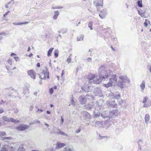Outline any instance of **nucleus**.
I'll return each instance as SVG.
<instances>
[{
    "label": "nucleus",
    "instance_id": "nucleus-1",
    "mask_svg": "<svg viewBox=\"0 0 151 151\" xmlns=\"http://www.w3.org/2000/svg\"><path fill=\"white\" fill-rule=\"evenodd\" d=\"M99 78H97V77L94 74H89L87 77L90 82L93 83L98 84L99 83L105 78L111 75V71H107V68L105 65H103L100 66L99 69Z\"/></svg>",
    "mask_w": 151,
    "mask_h": 151
},
{
    "label": "nucleus",
    "instance_id": "nucleus-2",
    "mask_svg": "<svg viewBox=\"0 0 151 151\" xmlns=\"http://www.w3.org/2000/svg\"><path fill=\"white\" fill-rule=\"evenodd\" d=\"M117 78L115 75H114L111 76V78L109 79L108 83L107 84H104L103 86L106 88H109L112 86L115 85L117 83Z\"/></svg>",
    "mask_w": 151,
    "mask_h": 151
},
{
    "label": "nucleus",
    "instance_id": "nucleus-3",
    "mask_svg": "<svg viewBox=\"0 0 151 151\" xmlns=\"http://www.w3.org/2000/svg\"><path fill=\"white\" fill-rule=\"evenodd\" d=\"M119 78L121 80V81H119L118 83V86L121 88H124L125 84L123 83H129L130 81L129 79L126 76H121L119 77Z\"/></svg>",
    "mask_w": 151,
    "mask_h": 151
},
{
    "label": "nucleus",
    "instance_id": "nucleus-4",
    "mask_svg": "<svg viewBox=\"0 0 151 151\" xmlns=\"http://www.w3.org/2000/svg\"><path fill=\"white\" fill-rule=\"evenodd\" d=\"M81 88L85 92H88L91 91L93 90V87L90 83L88 84L85 83Z\"/></svg>",
    "mask_w": 151,
    "mask_h": 151
},
{
    "label": "nucleus",
    "instance_id": "nucleus-5",
    "mask_svg": "<svg viewBox=\"0 0 151 151\" xmlns=\"http://www.w3.org/2000/svg\"><path fill=\"white\" fill-rule=\"evenodd\" d=\"M93 93L96 96L99 97H101L102 95V91L100 88H95L94 90Z\"/></svg>",
    "mask_w": 151,
    "mask_h": 151
},
{
    "label": "nucleus",
    "instance_id": "nucleus-6",
    "mask_svg": "<svg viewBox=\"0 0 151 151\" xmlns=\"http://www.w3.org/2000/svg\"><path fill=\"white\" fill-rule=\"evenodd\" d=\"M107 104L109 107L116 108L117 107V104L114 100H109L107 101Z\"/></svg>",
    "mask_w": 151,
    "mask_h": 151
},
{
    "label": "nucleus",
    "instance_id": "nucleus-7",
    "mask_svg": "<svg viewBox=\"0 0 151 151\" xmlns=\"http://www.w3.org/2000/svg\"><path fill=\"white\" fill-rule=\"evenodd\" d=\"M29 127L26 124H21L19 126L16 127V129L19 131H22L24 130Z\"/></svg>",
    "mask_w": 151,
    "mask_h": 151
},
{
    "label": "nucleus",
    "instance_id": "nucleus-8",
    "mask_svg": "<svg viewBox=\"0 0 151 151\" xmlns=\"http://www.w3.org/2000/svg\"><path fill=\"white\" fill-rule=\"evenodd\" d=\"M27 73L28 75L29 76L32 78L34 79H35L36 73L33 70H28L27 71Z\"/></svg>",
    "mask_w": 151,
    "mask_h": 151
},
{
    "label": "nucleus",
    "instance_id": "nucleus-9",
    "mask_svg": "<svg viewBox=\"0 0 151 151\" xmlns=\"http://www.w3.org/2000/svg\"><path fill=\"white\" fill-rule=\"evenodd\" d=\"M79 101L82 104H84L86 102V99L85 96L84 95L80 96L79 98Z\"/></svg>",
    "mask_w": 151,
    "mask_h": 151
},
{
    "label": "nucleus",
    "instance_id": "nucleus-10",
    "mask_svg": "<svg viewBox=\"0 0 151 151\" xmlns=\"http://www.w3.org/2000/svg\"><path fill=\"white\" fill-rule=\"evenodd\" d=\"M107 15V10L106 9H104L100 11L99 16L101 19H104Z\"/></svg>",
    "mask_w": 151,
    "mask_h": 151
},
{
    "label": "nucleus",
    "instance_id": "nucleus-11",
    "mask_svg": "<svg viewBox=\"0 0 151 151\" xmlns=\"http://www.w3.org/2000/svg\"><path fill=\"white\" fill-rule=\"evenodd\" d=\"M82 116L87 120L90 119L91 118V114L87 111H84L82 113Z\"/></svg>",
    "mask_w": 151,
    "mask_h": 151
},
{
    "label": "nucleus",
    "instance_id": "nucleus-12",
    "mask_svg": "<svg viewBox=\"0 0 151 151\" xmlns=\"http://www.w3.org/2000/svg\"><path fill=\"white\" fill-rule=\"evenodd\" d=\"M118 114V110L115 109L110 112V115L111 117H114L115 116H117Z\"/></svg>",
    "mask_w": 151,
    "mask_h": 151
},
{
    "label": "nucleus",
    "instance_id": "nucleus-13",
    "mask_svg": "<svg viewBox=\"0 0 151 151\" xmlns=\"http://www.w3.org/2000/svg\"><path fill=\"white\" fill-rule=\"evenodd\" d=\"M15 91V90L13 88H11L6 90V92L7 93V95L10 96Z\"/></svg>",
    "mask_w": 151,
    "mask_h": 151
},
{
    "label": "nucleus",
    "instance_id": "nucleus-14",
    "mask_svg": "<svg viewBox=\"0 0 151 151\" xmlns=\"http://www.w3.org/2000/svg\"><path fill=\"white\" fill-rule=\"evenodd\" d=\"M93 3L96 4V6H102L103 5L102 0H94Z\"/></svg>",
    "mask_w": 151,
    "mask_h": 151
},
{
    "label": "nucleus",
    "instance_id": "nucleus-15",
    "mask_svg": "<svg viewBox=\"0 0 151 151\" xmlns=\"http://www.w3.org/2000/svg\"><path fill=\"white\" fill-rule=\"evenodd\" d=\"M55 148L56 149H58L65 145V144L64 143H62L60 142H58L56 144Z\"/></svg>",
    "mask_w": 151,
    "mask_h": 151
},
{
    "label": "nucleus",
    "instance_id": "nucleus-16",
    "mask_svg": "<svg viewBox=\"0 0 151 151\" xmlns=\"http://www.w3.org/2000/svg\"><path fill=\"white\" fill-rule=\"evenodd\" d=\"M109 96H111L112 98H113L114 99V98H115V99H119L120 98V95L119 94H114L113 93H111L110 94Z\"/></svg>",
    "mask_w": 151,
    "mask_h": 151
},
{
    "label": "nucleus",
    "instance_id": "nucleus-17",
    "mask_svg": "<svg viewBox=\"0 0 151 151\" xmlns=\"http://www.w3.org/2000/svg\"><path fill=\"white\" fill-rule=\"evenodd\" d=\"M9 146L8 145L5 144L1 147L0 151H8Z\"/></svg>",
    "mask_w": 151,
    "mask_h": 151
},
{
    "label": "nucleus",
    "instance_id": "nucleus-18",
    "mask_svg": "<svg viewBox=\"0 0 151 151\" xmlns=\"http://www.w3.org/2000/svg\"><path fill=\"white\" fill-rule=\"evenodd\" d=\"M85 97L87 100H88L89 101L92 100L94 99L93 96L91 94L86 95Z\"/></svg>",
    "mask_w": 151,
    "mask_h": 151
},
{
    "label": "nucleus",
    "instance_id": "nucleus-19",
    "mask_svg": "<svg viewBox=\"0 0 151 151\" xmlns=\"http://www.w3.org/2000/svg\"><path fill=\"white\" fill-rule=\"evenodd\" d=\"M93 113L94 117L95 118H97L99 117L101 114L100 111L96 110L94 111Z\"/></svg>",
    "mask_w": 151,
    "mask_h": 151
},
{
    "label": "nucleus",
    "instance_id": "nucleus-20",
    "mask_svg": "<svg viewBox=\"0 0 151 151\" xmlns=\"http://www.w3.org/2000/svg\"><path fill=\"white\" fill-rule=\"evenodd\" d=\"M29 23V22H14L13 23V24L14 25H22L24 24H27Z\"/></svg>",
    "mask_w": 151,
    "mask_h": 151
},
{
    "label": "nucleus",
    "instance_id": "nucleus-21",
    "mask_svg": "<svg viewBox=\"0 0 151 151\" xmlns=\"http://www.w3.org/2000/svg\"><path fill=\"white\" fill-rule=\"evenodd\" d=\"M150 116L149 114H146L145 115V119L146 123L148 124V122L150 120Z\"/></svg>",
    "mask_w": 151,
    "mask_h": 151
},
{
    "label": "nucleus",
    "instance_id": "nucleus-22",
    "mask_svg": "<svg viewBox=\"0 0 151 151\" xmlns=\"http://www.w3.org/2000/svg\"><path fill=\"white\" fill-rule=\"evenodd\" d=\"M54 133L56 134L63 135L65 136H68V135L67 134H65L64 132L61 131H59V132H55Z\"/></svg>",
    "mask_w": 151,
    "mask_h": 151
},
{
    "label": "nucleus",
    "instance_id": "nucleus-23",
    "mask_svg": "<svg viewBox=\"0 0 151 151\" xmlns=\"http://www.w3.org/2000/svg\"><path fill=\"white\" fill-rule=\"evenodd\" d=\"M42 73L43 74V75L44 76H47V78H49V72L48 71L47 68H46V70H43Z\"/></svg>",
    "mask_w": 151,
    "mask_h": 151
},
{
    "label": "nucleus",
    "instance_id": "nucleus-24",
    "mask_svg": "<svg viewBox=\"0 0 151 151\" xmlns=\"http://www.w3.org/2000/svg\"><path fill=\"white\" fill-rule=\"evenodd\" d=\"M59 12L58 11H55L54 15L53 17V19L55 20L57 19L58 16L59 15Z\"/></svg>",
    "mask_w": 151,
    "mask_h": 151
},
{
    "label": "nucleus",
    "instance_id": "nucleus-25",
    "mask_svg": "<svg viewBox=\"0 0 151 151\" xmlns=\"http://www.w3.org/2000/svg\"><path fill=\"white\" fill-rule=\"evenodd\" d=\"M140 87L141 89L143 90L145 87V82L144 81H142L141 84L140 85Z\"/></svg>",
    "mask_w": 151,
    "mask_h": 151
},
{
    "label": "nucleus",
    "instance_id": "nucleus-26",
    "mask_svg": "<svg viewBox=\"0 0 151 151\" xmlns=\"http://www.w3.org/2000/svg\"><path fill=\"white\" fill-rule=\"evenodd\" d=\"M84 35H81L79 37H77V41H80L83 40L84 38Z\"/></svg>",
    "mask_w": 151,
    "mask_h": 151
},
{
    "label": "nucleus",
    "instance_id": "nucleus-27",
    "mask_svg": "<svg viewBox=\"0 0 151 151\" xmlns=\"http://www.w3.org/2000/svg\"><path fill=\"white\" fill-rule=\"evenodd\" d=\"M53 49H54L53 48H51L48 50V52H47V56H50L51 55V53Z\"/></svg>",
    "mask_w": 151,
    "mask_h": 151
},
{
    "label": "nucleus",
    "instance_id": "nucleus-28",
    "mask_svg": "<svg viewBox=\"0 0 151 151\" xmlns=\"http://www.w3.org/2000/svg\"><path fill=\"white\" fill-rule=\"evenodd\" d=\"M18 147V145H16V147H14V148L12 146L11 147L9 148V151H15Z\"/></svg>",
    "mask_w": 151,
    "mask_h": 151
},
{
    "label": "nucleus",
    "instance_id": "nucleus-29",
    "mask_svg": "<svg viewBox=\"0 0 151 151\" xmlns=\"http://www.w3.org/2000/svg\"><path fill=\"white\" fill-rule=\"evenodd\" d=\"M138 0L137 2V4L138 6L140 7H142V0Z\"/></svg>",
    "mask_w": 151,
    "mask_h": 151
},
{
    "label": "nucleus",
    "instance_id": "nucleus-30",
    "mask_svg": "<svg viewBox=\"0 0 151 151\" xmlns=\"http://www.w3.org/2000/svg\"><path fill=\"white\" fill-rule=\"evenodd\" d=\"M2 119L4 120L10 122L9 118L6 116H4L2 117Z\"/></svg>",
    "mask_w": 151,
    "mask_h": 151
},
{
    "label": "nucleus",
    "instance_id": "nucleus-31",
    "mask_svg": "<svg viewBox=\"0 0 151 151\" xmlns=\"http://www.w3.org/2000/svg\"><path fill=\"white\" fill-rule=\"evenodd\" d=\"M92 25L93 22L92 21L90 22L88 24V27L90 28L91 30H92L93 29Z\"/></svg>",
    "mask_w": 151,
    "mask_h": 151
},
{
    "label": "nucleus",
    "instance_id": "nucleus-32",
    "mask_svg": "<svg viewBox=\"0 0 151 151\" xmlns=\"http://www.w3.org/2000/svg\"><path fill=\"white\" fill-rule=\"evenodd\" d=\"M72 55L71 54L69 56L68 58H67V62L68 63H70L71 61V56Z\"/></svg>",
    "mask_w": 151,
    "mask_h": 151
},
{
    "label": "nucleus",
    "instance_id": "nucleus-33",
    "mask_svg": "<svg viewBox=\"0 0 151 151\" xmlns=\"http://www.w3.org/2000/svg\"><path fill=\"white\" fill-rule=\"evenodd\" d=\"M63 151H73V150L69 147H66L63 150Z\"/></svg>",
    "mask_w": 151,
    "mask_h": 151
},
{
    "label": "nucleus",
    "instance_id": "nucleus-34",
    "mask_svg": "<svg viewBox=\"0 0 151 151\" xmlns=\"http://www.w3.org/2000/svg\"><path fill=\"white\" fill-rule=\"evenodd\" d=\"M17 151H25V150L22 146H20L17 150Z\"/></svg>",
    "mask_w": 151,
    "mask_h": 151
},
{
    "label": "nucleus",
    "instance_id": "nucleus-35",
    "mask_svg": "<svg viewBox=\"0 0 151 151\" xmlns=\"http://www.w3.org/2000/svg\"><path fill=\"white\" fill-rule=\"evenodd\" d=\"M58 51L56 50H55L54 52V56L55 58H57L58 57Z\"/></svg>",
    "mask_w": 151,
    "mask_h": 151
},
{
    "label": "nucleus",
    "instance_id": "nucleus-36",
    "mask_svg": "<svg viewBox=\"0 0 151 151\" xmlns=\"http://www.w3.org/2000/svg\"><path fill=\"white\" fill-rule=\"evenodd\" d=\"M67 31V29H62L61 30H60L59 32V33H60L61 32H62L63 34H64L66 33Z\"/></svg>",
    "mask_w": 151,
    "mask_h": 151
},
{
    "label": "nucleus",
    "instance_id": "nucleus-37",
    "mask_svg": "<svg viewBox=\"0 0 151 151\" xmlns=\"http://www.w3.org/2000/svg\"><path fill=\"white\" fill-rule=\"evenodd\" d=\"M12 3V4H14V1L13 0H11V1L8 2L7 4L5 5V7L6 8H9L8 5L11 3Z\"/></svg>",
    "mask_w": 151,
    "mask_h": 151
},
{
    "label": "nucleus",
    "instance_id": "nucleus-38",
    "mask_svg": "<svg viewBox=\"0 0 151 151\" xmlns=\"http://www.w3.org/2000/svg\"><path fill=\"white\" fill-rule=\"evenodd\" d=\"M93 104L92 103H91L89 104L88 105V108H89V109L90 110H91L92 108H93Z\"/></svg>",
    "mask_w": 151,
    "mask_h": 151
},
{
    "label": "nucleus",
    "instance_id": "nucleus-39",
    "mask_svg": "<svg viewBox=\"0 0 151 151\" xmlns=\"http://www.w3.org/2000/svg\"><path fill=\"white\" fill-rule=\"evenodd\" d=\"M150 23V21L149 20L146 19L145 22L144 23V25L145 27H147L148 26V23Z\"/></svg>",
    "mask_w": 151,
    "mask_h": 151
},
{
    "label": "nucleus",
    "instance_id": "nucleus-40",
    "mask_svg": "<svg viewBox=\"0 0 151 151\" xmlns=\"http://www.w3.org/2000/svg\"><path fill=\"white\" fill-rule=\"evenodd\" d=\"M6 134V132H0V136H5Z\"/></svg>",
    "mask_w": 151,
    "mask_h": 151
},
{
    "label": "nucleus",
    "instance_id": "nucleus-41",
    "mask_svg": "<svg viewBox=\"0 0 151 151\" xmlns=\"http://www.w3.org/2000/svg\"><path fill=\"white\" fill-rule=\"evenodd\" d=\"M148 99V97L147 96L145 97L143 99L142 103H145L147 101V100Z\"/></svg>",
    "mask_w": 151,
    "mask_h": 151
},
{
    "label": "nucleus",
    "instance_id": "nucleus-42",
    "mask_svg": "<svg viewBox=\"0 0 151 151\" xmlns=\"http://www.w3.org/2000/svg\"><path fill=\"white\" fill-rule=\"evenodd\" d=\"M7 62L8 63L11 65H12V60L9 58Z\"/></svg>",
    "mask_w": 151,
    "mask_h": 151
},
{
    "label": "nucleus",
    "instance_id": "nucleus-43",
    "mask_svg": "<svg viewBox=\"0 0 151 151\" xmlns=\"http://www.w3.org/2000/svg\"><path fill=\"white\" fill-rule=\"evenodd\" d=\"M71 104L73 105V106H75V101L73 100V99H72L71 100Z\"/></svg>",
    "mask_w": 151,
    "mask_h": 151
},
{
    "label": "nucleus",
    "instance_id": "nucleus-44",
    "mask_svg": "<svg viewBox=\"0 0 151 151\" xmlns=\"http://www.w3.org/2000/svg\"><path fill=\"white\" fill-rule=\"evenodd\" d=\"M95 124L97 125H101L102 124V122L100 121H98L95 122Z\"/></svg>",
    "mask_w": 151,
    "mask_h": 151
},
{
    "label": "nucleus",
    "instance_id": "nucleus-45",
    "mask_svg": "<svg viewBox=\"0 0 151 151\" xmlns=\"http://www.w3.org/2000/svg\"><path fill=\"white\" fill-rule=\"evenodd\" d=\"M12 139V137H4L3 139H2V140H4L5 139L10 140Z\"/></svg>",
    "mask_w": 151,
    "mask_h": 151
},
{
    "label": "nucleus",
    "instance_id": "nucleus-46",
    "mask_svg": "<svg viewBox=\"0 0 151 151\" xmlns=\"http://www.w3.org/2000/svg\"><path fill=\"white\" fill-rule=\"evenodd\" d=\"M63 7H59V6H55L54 7H52V9H59L60 8H63Z\"/></svg>",
    "mask_w": 151,
    "mask_h": 151
},
{
    "label": "nucleus",
    "instance_id": "nucleus-47",
    "mask_svg": "<svg viewBox=\"0 0 151 151\" xmlns=\"http://www.w3.org/2000/svg\"><path fill=\"white\" fill-rule=\"evenodd\" d=\"M9 120L10 122H15V119L12 118H9Z\"/></svg>",
    "mask_w": 151,
    "mask_h": 151
},
{
    "label": "nucleus",
    "instance_id": "nucleus-48",
    "mask_svg": "<svg viewBox=\"0 0 151 151\" xmlns=\"http://www.w3.org/2000/svg\"><path fill=\"white\" fill-rule=\"evenodd\" d=\"M50 93L52 94L53 93V88H51L49 89Z\"/></svg>",
    "mask_w": 151,
    "mask_h": 151
},
{
    "label": "nucleus",
    "instance_id": "nucleus-49",
    "mask_svg": "<svg viewBox=\"0 0 151 151\" xmlns=\"http://www.w3.org/2000/svg\"><path fill=\"white\" fill-rule=\"evenodd\" d=\"M99 137L100 139H102L107 137L106 136H102L100 134L99 135Z\"/></svg>",
    "mask_w": 151,
    "mask_h": 151
},
{
    "label": "nucleus",
    "instance_id": "nucleus-50",
    "mask_svg": "<svg viewBox=\"0 0 151 151\" xmlns=\"http://www.w3.org/2000/svg\"><path fill=\"white\" fill-rule=\"evenodd\" d=\"M27 93H29V90L28 89H25V91H24V94H26Z\"/></svg>",
    "mask_w": 151,
    "mask_h": 151
},
{
    "label": "nucleus",
    "instance_id": "nucleus-51",
    "mask_svg": "<svg viewBox=\"0 0 151 151\" xmlns=\"http://www.w3.org/2000/svg\"><path fill=\"white\" fill-rule=\"evenodd\" d=\"M45 151H54V150L53 148H51L50 149H47Z\"/></svg>",
    "mask_w": 151,
    "mask_h": 151
},
{
    "label": "nucleus",
    "instance_id": "nucleus-52",
    "mask_svg": "<svg viewBox=\"0 0 151 151\" xmlns=\"http://www.w3.org/2000/svg\"><path fill=\"white\" fill-rule=\"evenodd\" d=\"M80 68L79 67H78L76 68V74L78 73L79 71L80 70Z\"/></svg>",
    "mask_w": 151,
    "mask_h": 151
},
{
    "label": "nucleus",
    "instance_id": "nucleus-53",
    "mask_svg": "<svg viewBox=\"0 0 151 151\" xmlns=\"http://www.w3.org/2000/svg\"><path fill=\"white\" fill-rule=\"evenodd\" d=\"M88 62H91L92 60V58H88L86 59Z\"/></svg>",
    "mask_w": 151,
    "mask_h": 151
},
{
    "label": "nucleus",
    "instance_id": "nucleus-54",
    "mask_svg": "<svg viewBox=\"0 0 151 151\" xmlns=\"http://www.w3.org/2000/svg\"><path fill=\"white\" fill-rule=\"evenodd\" d=\"M14 58L15 59L16 61H19V59L18 57H14Z\"/></svg>",
    "mask_w": 151,
    "mask_h": 151
},
{
    "label": "nucleus",
    "instance_id": "nucleus-55",
    "mask_svg": "<svg viewBox=\"0 0 151 151\" xmlns=\"http://www.w3.org/2000/svg\"><path fill=\"white\" fill-rule=\"evenodd\" d=\"M64 119L63 118L62 116H61V122L60 123V124L62 125Z\"/></svg>",
    "mask_w": 151,
    "mask_h": 151
},
{
    "label": "nucleus",
    "instance_id": "nucleus-56",
    "mask_svg": "<svg viewBox=\"0 0 151 151\" xmlns=\"http://www.w3.org/2000/svg\"><path fill=\"white\" fill-rule=\"evenodd\" d=\"M39 75V76H40L39 78L41 80H42V79H43L44 80H45L46 79V76H44L43 78H42L41 77V76L40 75Z\"/></svg>",
    "mask_w": 151,
    "mask_h": 151
},
{
    "label": "nucleus",
    "instance_id": "nucleus-57",
    "mask_svg": "<svg viewBox=\"0 0 151 151\" xmlns=\"http://www.w3.org/2000/svg\"><path fill=\"white\" fill-rule=\"evenodd\" d=\"M81 131V129H80V128H79L78 129L77 131H76V133H78L79 132H80Z\"/></svg>",
    "mask_w": 151,
    "mask_h": 151
},
{
    "label": "nucleus",
    "instance_id": "nucleus-58",
    "mask_svg": "<svg viewBox=\"0 0 151 151\" xmlns=\"http://www.w3.org/2000/svg\"><path fill=\"white\" fill-rule=\"evenodd\" d=\"M10 12V11H7V12H6L5 14H4V15H3V16L4 17H5V16L6 15H7L8 13H9Z\"/></svg>",
    "mask_w": 151,
    "mask_h": 151
},
{
    "label": "nucleus",
    "instance_id": "nucleus-59",
    "mask_svg": "<svg viewBox=\"0 0 151 151\" xmlns=\"http://www.w3.org/2000/svg\"><path fill=\"white\" fill-rule=\"evenodd\" d=\"M43 111V110L38 109L37 111V112H38L39 111H40V112H42Z\"/></svg>",
    "mask_w": 151,
    "mask_h": 151
},
{
    "label": "nucleus",
    "instance_id": "nucleus-60",
    "mask_svg": "<svg viewBox=\"0 0 151 151\" xmlns=\"http://www.w3.org/2000/svg\"><path fill=\"white\" fill-rule=\"evenodd\" d=\"M44 124L46 126V127H47V128H48L49 127V125L47 124V123H46L45 122L44 123Z\"/></svg>",
    "mask_w": 151,
    "mask_h": 151
},
{
    "label": "nucleus",
    "instance_id": "nucleus-61",
    "mask_svg": "<svg viewBox=\"0 0 151 151\" xmlns=\"http://www.w3.org/2000/svg\"><path fill=\"white\" fill-rule=\"evenodd\" d=\"M37 67H40V64L39 63H37Z\"/></svg>",
    "mask_w": 151,
    "mask_h": 151
},
{
    "label": "nucleus",
    "instance_id": "nucleus-62",
    "mask_svg": "<svg viewBox=\"0 0 151 151\" xmlns=\"http://www.w3.org/2000/svg\"><path fill=\"white\" fill-rule=\"evenodd\" d=\"M140 16L141 17H143L144 16V13H141Z\"/></svg>",
    "mask_w": 151,
    "mask_h": 151
},
{
    "label": "nucleus",
    "instance_id": "nucleus-63",
    "mask_svg": "<svg viewBox=\"0 0 151 151\" xmlns=\"http://www.w3.org/2000/svg\"><path fill=\"white\" fill-rule=\"evenodd\" d=\"M18 112V111L17 109H16L14 111V112L15 113H17Z\"/></svg>",
    "mask_w": 151,
    "mask_h": 151
},
{
    "label": "nucleus",
    "instance_id": "nucleus-64",
    "mask_svg": "<svg viewBox=\"0 0 151 151\" xmlns=\"http://www.w3.org/2000/svg\"><path fill=\"white\" fill-rule=\"evenodd\" d=\"M4 111V110L3 109H1L0 110V113H2Z\"/></svg>",
    "mask_w": 151,
    "mask_h": 151
}]
</instances>
